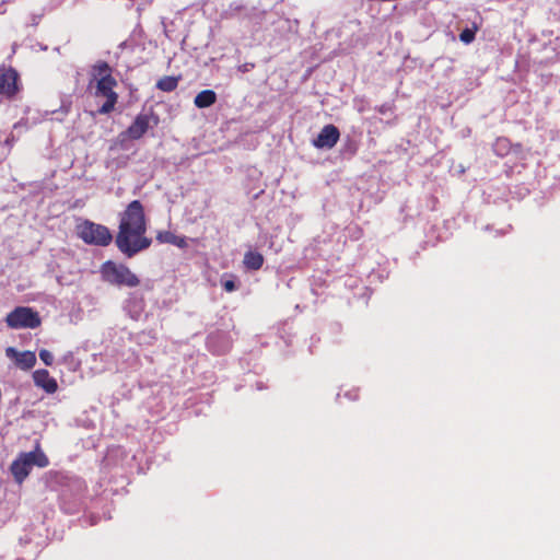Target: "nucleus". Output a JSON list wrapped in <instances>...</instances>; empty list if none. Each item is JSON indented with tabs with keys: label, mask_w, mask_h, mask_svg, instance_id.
<instances>
[{
	"label": "nucleus",
	"mask_w": 560,
	"mask_h": 560,
	"mask_svg": "<svg viewBox=\"0 0 560 560\" xmlns=\"http://www.w3.org/2000/svg\"><path fill=\"white\" fill-rule=\"evenodd\" d=\"M145 231L143 207L139 200H133L120 218L116 236L118 249L129 258L147 249L151 245V240L144 236Z\"/></svg>",
	"instance_id": "1"
},
{
	"label": "nucleus",
	"mask_w": 560,
	"mask_h": 560,
	"mask_svg": "<svg viewBox=\"0 0 560 560\" xmlns=\"http://www.w3.org/2000/svg\"><path fill=\"white\" fill-rule=\"evenodd\" d=\"M88 88L96 101L103 103L97 109L101 115L109 114L114 110L118 101V94L114 91L117 81L113 77V69L105 61H97L91 67Z\"/></svg>",
	"instance_id": "2"
},
{
	"label": "nucleus",
	"mask_w": 560,
	"mask_h": 560,
	"mask_svg": "<svg viewBox=\"0 0 560 560\" xmlns=\"http://www.w3.org/2000/svg\"><path fill=\"white\" fill-rule=\"evenodd\" d=\"M101 273L104 281L114 285L135 288L140 283L139 278L127 266L110 260L102 265Z\"/></svg>",
	"instance_id": "3"
},
{
	"label": "nucleus",
	"mask_w": 560,
	"mask_h": 560,
	"mask_svg": "<svg viewBox=\"0 0 560 560\" xmlns=\"http://www.w3.org/2000/svg\"><path fill=\"white\" fill-rule=\"evenodd\" d=\"M48 458L40 451L21 454L11 465L14 479L21 483L30 474L33 466L46 467Z\"/></svg>",
	"instance_id": "4"
},
{
	"label": "nucleus",
	"mask_w": 560,
	"mask_h": 560,
	"mask_svg": "<svg viewBox=\"0 0 560 560\" xmlns=\"http://www.w3.org/2000/svg\"><path fill=\"white\" fill-rule=\"evenodd\" d=\"M78 235L84 243L96 246H107L113 240L106 226L88 220L78 225Z\"/></svg>",
	"instance_id": "5"
},
{
	"label": "nucleus",
	"mask_w": 560,
	"mask_h": 560,
	"mask_svg": "<svg viewBox=\"0 0 560 560\" xmlns=\"http://www.w3.org/2000/svg\"><path fill=\"white\" fill-rule=\"evenodd\" d=\"M5 323L12 329H34L40 325V317L31 307L18 306L7 315Z\"/></svg>",
	"instance_id": "6"
},
{
	"label": "nucleus",
	"mask_w": 560,
	"mask_h": 560,
	"mask_svg": "<svg viewBox=\"0 0 560 560\" xmlns=\"http://www.w3.org/2000/svg\"><path fill=\"white\" fill-rule=\"evenodd\" d=\"M20 90L19 73L11 67H0V94L4 97H13Z\"/></svg>",
	"instance_id": "7"
},
{
	"label": "nucleus",
	"mask_w": 560,
	"mask_h": 560,
	"mask_svg": "<svg viewBox=\"0 0 560 560\" xmlns=\"http://www.w3.org/2000/svg\"><path fill=\"white\" fill-rule=\"evenodd\" d=\"M339 137L340 133L336 126L326 125L313 140V145L317 149H331L338 142Z\"/></svg>",
	"instance_id": "8"
},
{
	"label": "nucleus",
	"mask_w": 560,
	"mask_h": 560,
	"mask_svg": "<svg viewBox=\"0 0 560 560\" xmlns=\"http://www.w3.org/2000/svg\"><path fill=\"white\" fill-rule=\"evenodd\" d=\"M144 299L140 293L132 292L124 302L125 313L133 320H139L144 311Z\"/></svg>",
	"instance_id": "9"
},
{
	"label": "nucleus",
	"mask_w": 560,
	"mask_h": 560,
	"mask_svg": "<svg viewBox=\"0 0 560 560\" xmlns=\"http://www.w3.org/2000/svg\"><path fill=\"white\" fill-rule=\"evenodd\" d=\"M5 355L13 359L22 370H30L36 363V355L32 351L19 352L15 348L9 347L5 349Z\"/></svg>",
	"instance_id": "10"
},
{
	"label": "nucleus",
	"mask_w": 560,
	"mask_h": 560,
	"mask_svg": "<svg viewBox=\"0 0 560 560\" xmlns=\"http://www.w3.org/2000/svg\"><path fill=\"white\" fill-rule=\"evenodd\" d=\"M33 380L37 387L43 388L48 394H54L58 388L57 381L50 376L47 370L42 369L35 371L33 373Z\"/></svg>",
	"instance_id": "11"
},
{
	"label": "nucleus",
	"mask_w": 560,
	"mask_h": 560,
	"mask_svg": "<svg viewBox=\"0 0 560 560\" xmlns=\"http://www.w3.org/2000/svg\"><path fill=\"white\" fill-rule=\"evenodd\" d=\"M149 116L148 115H139L136 117L135 121L128 128V135L132 139L141 138L149 128Z\"/></svg>",
	"instance_id": "12"
},
{
	"label": "nucleus",
	"mask_w": 560,
	"mask_h": 560,
	"mask_svg": "<svg viewBox=\"0 0 560 560\" xmlns=\"http://www.w3.org/2000/svg\"><path fill=\"white\" fill-rule=\"evenodd\" d=\"M156 240L160 243L173 244L179 248H184L187 246L185 237L175 235L170 231H160L156 235Z\"/></svg>",
	"instance_id": "13"
},
{
	"label": "nucleus",
	"mask_w": 560,
	"mask_h": 560,
	"mask_svg": "<svg viewBox=\"0 0 560 560\" xmlns=\"http://www.w3.org/2000/svg\"><path fill=\"white\" fill-rule=\"evenodd\" d=\"M215 101L217 94L212 90H203L196 95L194 104L198 108H206L213 105Z\"/></svg>",
	"instance_id": "14"
},
{
	"label": "nucleus",
	"mask_w": 560,
	"mask_h": 560,
	"mask_svg": "<svg viewBox=\"0 0 560 560\" xmlns=\"http://www.w3.org/2000/svg\"><path fill=\"white\" fill-rule=\"evenodd\" d=\"M243 262L248 270H258L262 267L264 257L258 252L248 250L244 255Z\"/></svg>",
	"instance_id": "15"
},
{
	"label": "nucleus",
	"mask_w": 560,
	"mask_h": 560,
	"mask_svg": "<svg viewBox=\"0 0 560 560\" xmlns=\"http://www.w3.org/2000/svg\"><path fill=\"white\" fill-rule=\"evenodd\" d=\"M178 80L174 77H164L156 83V88L164 92H172L177 88Z\"/></svg>",
	"instance_id": "16"
},
{
	"label": "nucleus",
	"mask_w": 560,
	"mask_h": 560,
	"mask_svg": "<svg viewBox=\"0 0 560 560\" xmlns=\"http://www.w3.org/2000/svg\"><path fill=\"white\" fill-rule=\"evenodd\" d=\"M477 31H478V25L474 24L472 27H470V28L467 27L462 31V33L459 34V39L464 44L468 45L475 40Z\"/></svg>",
	"instance_id": "17"
},
{
	"label": "nucleus",
	"mask_w": 560,
	"mask_h": 560,
	"mask_svg": "<svg viewBox=\"0 0 560 560\" xmlns=\"http://www.w3.org/2000/svg\"><path fill=\"white\" fill-rule=\"evenodd\" d=\"M39 358L46 365H51L54 362V355L46 349L39 351Z\"/></svg>",
	"instance_id": "18"
},
{
	"label": "nucleus",
	"mask_w": 560,
	"mask_h": 560,
	"mask_svg": "<svg viewBox=\"0 0 560 560\" xmlns=\"http://www.w3.org/2000/svg\"><path fill=\"white\" fill-rule=\"evenodd\" d=\"M222 287L226 292H233L236 290V283L232 277L222 280Z\"/></svg>",
	"instance_id": "19"
},
{
	"label": "nucleus",
	"mask_w": 560,
	"mask_h": 560,
	"mask_svg": "<svg viewBox=\"0 0 560 560\" xmlns=\"http://www.w3.org/2000/svg\"><path fill=\"white\" fill-rule=\"evenodd\" d=\"M255 68V65L253 62H245L238 67V70L243 73L249 72Z\"/></svg>",
	"instance_id": "20"
},
{
	"label": "nucleus",
	"mask_w": 560,
	"mask_h": 560,
	"mask_svg": "<svg viewBox=\"0 0 560 560\" xmlns=\"http://www.w3.org/2000/svg\"><path fill=\"white\" fill-rule=\"evenodd\" d=\"M12 142L13 138H7L2 144L10 150L12 147Z\"/></svg>",
	"instance_id": "21"
},
{
	"label": "nucleus",
	"mask_w": 560,
	"mask_h": 560,
	"mask_svg": "<svg viewBox=\"0 0 560 560\" xmlns=\"http://www.w3.org/2000/svg\"><path fill=\"white\" fill-rule=\"evenodd\" d=\"M346 396H349V398H351V399H355V397H357V396L352 397L349 393H346Z\"/></svg>",
	"instance_id": "22"
}]
</instances>
